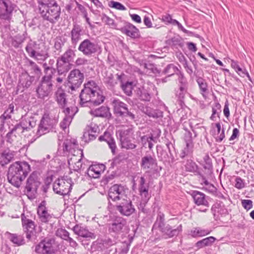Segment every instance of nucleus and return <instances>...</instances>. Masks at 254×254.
<instances>
[{
    "instance_id": "a19ab883",
    "label": "nucleus",
    "mask_w": 254,
    "mask_h": 254,
    "mask_svg": "<svg viewBox=\"0 0 254 254\" xmlns=\"http://www.w3.org/2000/svg\"><path fill=\"white\" fill-rule=\"evenodd\" d=\"M18 110V108L16 107L15 108L14 105L11 103L9 105L8 108L1 116L0 118L4 120L7 119H10L11 118L12 114H15Z\"/></svg>"
},
{
    "instance_id": "c9c22d12",
    "label": "nucleus",
    "mask_w": 254,
    "mask_h": 254,
    "mask_svg": "<svg viewBox=\"0 0 254 254\" xmlns=\"http://www.w3.org/2000/svg\"><path fill=\"white\" fill-rule=\"evenodd\" d=\"M142 112L149 117L158 118L163 117V112L162 111L154 110L147 106L143 108Z\"/></svg>"
},
{
    "instance_id": "052dcab7",
    "label": "nucleus",
    "mask_w": 254,
    "mask_h": 254,
    "mask_svg": "<svg viewBox=\"0 0 254 254\" xmlns=\"http://www.w3.org/2000/svg\"><path fill=\"white\" fill-rule=\"evenodd\" d=\"M56 235L61 238L66 240L69 235V233L65 229H58L56 233Z\"/></svg>"
},
{
    "instance_id": "2f4dec72",
    "label": "nucleus",
    "mask_w": 254,
    "mask_h": 254,
    "mask_svg": "<svg viewBox=\"0 0 254 254\" xmlns=\"http://www.w3.org/2000/svg\"><path fill=\"white\" fill-rule=\"evenodd\" d=\"M56 101L62 108L65 107L67 104L66 95L62 88H59L55 94Z\"/></svg>"
},
{
    "instance_id": "ddd939ff",
    "label": "nucleus",
    "mask_w": 254,
    "mask_h": 254,
    "mask_svg": "<svg viewBox=\"0 0 254 254\" xmlns=\"http://www.w3.org/2000/svg\"><path fill=\"white\" fill-rule=\"evenodd\" d=\"M16 5L10 0H0V18L9 20Z\"/></svg>"
},
{
    "instance_id": "b1692460",
    "label": "nucleus",
    "mask_w": 254,
    "mask_h": 254,
    "mask_svg": "<svg viewBox=\"0 0 254 254\" xmlns=\"http://www.w3.org/2000/svg\"><path fill=\"white\" fill-rule=\"evenodd\" d=\"M53 86V83H49L41 80L36 90L38 97L44 98L48 96L52 90Z\"/></svg>"
},
{
    "instance_id": "20e7f679",
    "label": "nucleus",
    "mask_w": 254,
    "mask_h": 254,
    "mask_svg": "<svg viewBox=\"0 0 254 254\" xmlns=\"http://www.w3.org/2000/svg\"><path fill=\"white\" fill-rule=\"evenodd\" d=\"M49 49L44 43H38L30 40L25 47V51L30 58L37 61H45L49 57Z\"/></svg>"
},
{
    "instance_id": "864d4df0",
    "label": "nucleus",
    "mask_w": 254,
    "mask_h": 254,
    "mask_svg": "<svg viewBox=\"0 0 254 254\" xmlns=\"http://www.w3.org/2000/svg\"><path fill=\"white\" fill-rule=\"evenodd\" d=\"M28 66L30 68V69L33 70V72L39 75L41 73V70L38 65L33 61L28 60Z\"/></svg>"
},
{
    "instance_id": "f03ea898",
    "label": "nucleus",
    "mask_w": 254,
    "mask_h": 254,
    "mask_svg": "<svg viewBox=\"0 0 254 254\" xmlns=\"http://www.w3.org/2000/svg\"><path fill=\"white\" fill-rule=\"evenodd\" d=\"M30 170V166L28 163L16 162L9 168L7 180L11 184L18 188Z\"/></svg>"
},
{
    "instance_id": "6ab92c4d",
    "label": "nucleus",
    "mask_w": 254,
    "mask_h": 254,
    "mask_svg": "<svg viewBox=\"0 0 254 254\" xmlns=\"http://www.w3.org/2000/svg\"><path fill=\"white\" fill-rule=\"evenodd\" d=\"M192 197H193L194 203L198 206L202 205L205 208L201 209H198V210L202 212H206L209 207V202L206 198V195L202 192L198 191H194L192 193Z\"/></svg>"
},
{
    "instance_id": "aec40b11",
    "label": "nucleus",
    "mask_w": 254,
    "mask_h": 254,
    "mask_svg": "<svg viewBox=\"0 0 254 254\" xmlns=\"http://www.w3.org/2000/svg\"><path fill=\"white\" fill-rule=\"evenodd\" d=\"M99 128L98 126L94 123H91L87 126L83 135V138L86 142L94 140L98 133Z\"/></svg>"
},
{
    "instance_id": "2eb2a0df",
    "label": "nucleus",
    "mask_w": 254,
    "mask_h": 254,
    "mask_svg": "<svg viewBox=\"0 0 254 254\" xmlns=\"http://www.w3.org/2000/svg\"><path fill=\"white\" fill-rule=\"evenodd\" d=\"M78 50L84 56L89 57L97 52L98 47L95 43L88 39H86L80 43Z\"/></svg>"
},
{
    "instance_id": "9d476101",
    "label": "nucleus",
    "mask_w": 254,
    "mask_h": 254,
    "mask_svg": "<svg viewBox=\"0 0 254 254\" xmlns=\"http://www.w3.org/2000/svg\"><path fill=\"white\" fill-rule=\"evenodd\" d=\"M21 221L26 238L29 241H34L37 238L34 222L28 219L24 214L21 215Z\"/></svg>"
},
{
    "instance_id": "c756f323",
    "label": "nucleus",
    "mask_w": 254,
    "mask_h": 254,
    "mask_svg": "<svg viewBox=\"0 0 254 254\" xmlns=\"http://www.w3.org/2000/svg\"><path fill=\"white\" fill-rule=\"evenodd\" d=\"M15 153L14 151L8 149L4 150L0 154V164L3 166L8 164L14 159Z\"/></svg>"
},
{
    "instance_id": "f704fd0d",
    "label": "nucleus",
    "mask_w": 254,
    "mask_h": 254,
    "mask_svg": "<svg viewBox=\"0 0 254 254\" xmlns=\"http://www.w3.org/2000/svg\"><path fill=\"white\" fill-rule=\"evenodd\" d=\"M89 113L91 115L95 117H108L110 114L109 112V109L107 107L101 106L100 108L96 109L95 110L91 109Z\"/></svg>"
},
{
    "instance_id": "0e129e2a",
    "label": "nucleus",
    "mask_w": 254,
    "mask_h": 254,
    "mask_svg": "<svg viewBox=\"0 0 254 254\" xmlns=\"http://www.w3.org/2000/svg\"><path fill=\"white\" fill-rule=\"evenodd\" d=\"M178 81L180 84V87H187V82L184 75L179 71Z\"/></svg>"
},
{
    "instance_id": "69168bd1",
    "label": "nucleus",
    "mask_w": 254,
    "mask_h": 254,
    "mask_svg": "<svg viewBox=\"0 0 254 254\" xmlns=\"http://www.w3.org/2000/svg\"><path fill=\"white\" fill-rule=\"evenodd\" d=\"M236 71L238 73V74L243 77H244L245 76H247L250 80H251V78L250 77V76L248 73V72L247 71L246 69H243L239 67Z\"/></svg>"
},
{
    "instance_id": "680f3d73",
    "label": "nucleus",
    "mask_w": 254,
    "mask_h": 254,
    "mask_svg": "<svg viewBox=\"0 0 254 254\" xmlns=\"http://www.w3.org/2000/svg\"><path fill=\"white\" fill-rule=\"evenodd\" d=\"M187 92V87H180L178 91H177L176 95L180 100H182Z\"/></svg>"
},
{
    "instance_id": "393cba45",
    "label": "nucleus",
    "mask_w": 254,
    "mask_h": 254,
    "mask_svg": "<svg viewBox=\"0 0 254 254\" xmlns=\"http://www.w3.org/2000/svg\"><path fill=\"white\" fill-rule=\"evenodd\" d=\"M26 129L19 123L15 125L6 134L7 141L12 143L17 135H20Z\"/></svg>"
},
{
    "instance_id": "13d9d810",
    "label": "nucleus",
    "mask_w": 254,
    "mask_h": 254,
    "mask_svg": "<svg viewBox=\"0 0 254 254\" xmlns=\"http://www.w3.org/2000/svg\"><path fill=\"white\" fill-rule=\"evenodd\" d=\"M185 167L186 170L190 172H194L197 169L196 164L192 160H188Z\"/></svg>"
},
{
    "instance_id": "a211bd4d",
    "label": "nucleus",
    "mask_w": 254,
    "mask_h": 254,
    "mask_svg": "<svg viewBox=\"0 0 254 254\" xmlns=\"http://www.w3.org/2000/svg\"><path fill=\"white\" fill-rule=\"evenodd\" d=\"M141 168L145 172L150 173L155 170L157 167L156 159L150 155L142 157L141 164Z\"/></svg>"
},
{
    "instance_id": "4d7b16f0",
    "label": "nucleus",
    "mask_w": 254,
    "mask_h": 254,
    "mask_svg": "<svg viewBox=\"0 0 254 254\" xmlns=\"http://www.w3.org/2000/svg\"><path fill=\"white\" fill-rule=\"evenodd\" d=\"M108 5L110 7L114 8L118 10H126L127 9L126 7L120 2L113 0L110 1Z\"/></svg>"
},
{
    "instance_id": "6e6552de",
    "label": "nucleus",
    "mask_w": 254,
    "mask_h": 254,
    "mask_svg": "<svg viewBox=\"0 0 254 254\" xmlns=\"http://www.w3.org/2000/svg\"><path fill=\"white\" fill-rule=\"evenodd\" d=\"M153 228L158 229L169 237H172L176 235L178 232L182 230V226L180 225L177 229H172L169 225H166L164 223V215L158 214L157 219L153 225Z\"/></svg>"
},
{
    "instance_id": "c03bdc74",
    "label": "nucleus",
    "mask_w": 254,
    "mask_h": 254,
    "mask_svg": "<svg viewBox=\"0 0 254 254\" xmlns=\"http://www.w3.org/2000/svg\"><path fill=\"white\" fill-rule=\"evenodd\" d=\"M55 72L56 69L55 68H48V70L44 72L45 75L42 78L41 80L49 83H52V79Z\"/></svg>"
},
{
    "instance_id": "4c0bfd02",
    "label": "nucleus",
    "mask_w": 254,
    "mask_h": 254,
    "mask_svg": "<svg viewBox=\"0 0 254 254\" xmlns=\"http://www.w3.org/2000/svg\"><path fill=\"white\" fill-rule=\"evenodd\" d=\"M215 240L216 239L214 237L210 236L198 241L195 244V246L199 249L204 247L210 246L214 242Z\"/></svg>"
},
{
    "instance_id": "412c9836",
    "label": "nucleus",
    "mask_w": 254,
    "mask_h": 254,
    "mask_svg": "<svg viewBox=\"0 0 254 254\" xmlns=\"http://www.w3.org/2000/svg\"><path fill=\"white\" fill-rule=\"evenodd\" d=\"M52 127V120L48 116L43 117L39 124L36 134L40 136L49 132Z\"/></svg>"
},
{
    "instance_id": "58836bf2",
    "label": "nucleus",
    "mask_w": 254,
    "mask_h": 254,
    "mask_svg": "<svg viewBox=\"0 0 254 254\" xmlns=\"http://www.w3.org/2000/svg\"><path fill=\"white\" fill-rule=\"evenodd\" d=\"M75 57V51L71 48L67 49L59 58L70 63Z\"/></svg>"
},
{
    "instance_id": "338daca9",
    "label": "nucleus",
    "mask_w": 254,
    "mask_h": 254,
    "mask_svg": "<svg viewBox=\"0 0 254 254\" xmlns=\"http://www.w3.org/2000/svg\"><path fill=\"white\" fill-rule=\"evenodd\" d=\"M160 19L166 24H173V21L175 19H173L172 18L170 14H166L165 15H163L162 16L161 18Z\"/></svg>"
},
{
    "instance_id": "c85d7f7f",
    "label": "nucleus",
    "mask_w": 254,
    "mask_h": 254,
    "mask_svg": "<svg viewBox=\"0 0 254 254\" xmlns=\"http://www.w3.org/2000/svg\"><path fill=\"white\" fill-rule=\"evenodd\" d=\"M100 141H105L108 144L112 152L115 154L117 148L115 141L109 131H105L104 134L99 136L98 138Z\"/></svg>"
},
{
    "instance_id": "4be33fe9",
    "label": "nucleus",
    "mask_w": 254,
    "mask_h": 254,
    "mask_svg": "<svg viewBox=\"0 0 254 254\" xmlns=\"http://www.w3.org/2000/svg\"><path fill=\"white\" fill-rule=\"evenodd\" d=\"M126 224V221L123 218L117 217L111 223L109 224V232L110 233L120 234L122 232V230Z\"/></svg>"
},
{
    "instance_id": "0eeeda50",
    "label": "nucleus",
    "mask_w": 254,
    "mask_h": 254,
    "mask_svg": "<svg viewBox=\"0 0 254 254\" xmlns=\"http://www.w3.org/2000/svg\"><path fill=\"white\" fill-rule=\"evenodd\" d=\"M122 147L126 149H133L136 147L135 142H132V129L130 128L121 129L118 131Z\"/></svg>"
},
{
    "instance_id": "5fc2aeb1",
    "label": "nucleus",
    "mask_w": 254,
    "mask_h": 254,
    "mask_svg": "<svg viewBox=\"0 0 254 254\" xmlns=\"http://www.w3.org/2000/svg\"><path fill=\"white\" fill-rule=\"evenodd\" d=\"M77 112V108L76 107L71 108L67 107L64 110L65 117L71 118L72 120Z\"/></svg>"
},
{
    "instance_id": "8fccbe9b",
    "label": "nucleus",
    "mask_w": 254,
    "mask_h": 254,
    "mask_svg": "<svg viewBox=\"0 0 254 254\" xmlns=\"http://www.w3.org/2000/svg\"><path fill=\"white\" fill-rule=\"evenodd\" d=\"M77 145V141L75 140H66L64 142V150L67 151H70L72 148L75 147Z\"/></svg>"
},
{
    "instance_id": "9b49d317",
    "label": "nucleus",
    "mask_w": 254,
    "mask_h": 254,
    "mask_svg": "<svg viewBox=\"0 0 254 254\" xmlns=\"http://www.w3.org/2000/svg\"><path fill=\"white\" fill-rule=\"evenodd\" d=\"M84 78L83 73L78 69L72 70L67 77L68 84L71 91H74L79 88Z\"/></svg>"
},
{
    "instance_id": "cd10ccee",
    "label": "nucleus",
    "mask_w": 254,
    "mask_h": 254,
    "mask_svg": "<svg viewBox=\"0 0 254 254\" xmlns=\"http://www.w3.org/2000/svg\"><path fill=\"white\" fill-rule=\"evenodd\" d=\"M20 123L28 131L36 126V120L31 114H26L22 116Z\"/></svg>"
},
{
    "instance_id": "a18cd8bd",
    "label": "nucleus",
    "mask_w": 254,
    "mask_h": 254,
    "mask_svg": "<svg viewBox=\"0 0 254 254\" xmlns=\"http://www.w3.org/2000/svg\"><path fill=\"white\" fill-rule=\"evenodd\" d=\"M121 87L127 95L130 96L132 94V91L133 87L132 82L127 81L124 83H122Z\"/></svg>"
},
{
    "instance_id": "f257e3e1",
    "label": "nucleus",
    "mask_w": 254,
    "mask_h": 254,
    "mask_svg": "<svg viewBox=\"0 0 254 254\" xmlns=\"http://www.w3.org/2000/svg\"><path fill=\"white\" fill-rule=\"evenodd\" d=\"M80 104L82 106L91 108L102 103L105 99L103 95L99 92L98 88L93 81L84 84V88L80 94Z\"/></svg>"
},
{
    "instance_id": "603ef678",
    "label": "nucleus",
    "mask_w": 254,
    "mask_h": 254,
    "mask_svg": "<svg viewBox=\"0 0 254 254\" xmlns=\"http://www.w3.org/2000/svg\"><path fill=\"white\" fill-rule=\"evenodd\" d=\"M149 188L143 189L139 190V194L141 196L142 202L144 203L147 202L151 197V194L148 192Z\"/></svg>"
},
{
    "instance_id": "473e14b6",
    "label": "nucleus",
    "mask_w": 254,
    "mask_h": 254,
    "mask_svg": "<svg viewBox=\"0 0 254 254\" xmlns=\"http://www.w3.org/2000/svg\"><path fill=\"white\" fill-rule=\"evenodd\" d=\"M121 31L123 33L132 38H135L138 36V29L130 23H128L123 27Z\"/></svg>"
},
{
    "instance_id": "4468645a",
    "label": "nucleus",
    "mask_w": 254,
    "mask_h": 254,
    "mask_svg": "<svg viewBox=\"0 0 254 254\" xmlns=\"http://www.w3.org/2000/svg\"><path fill=\"white\" fill-rule=\"evenodd\" d=\"M54 242L52 239H44L36 246L35 251L40 254H53L55 252Z\"/></svg>"
},
{
    "instance_id": "e433bc0d",
    "label": "nucleus",
    "mask_w": 254,
    "mask_h": 254,
    "mask_svg": "<svg viewBox=\"0 0 254 254\" xmlns=\"http://www.w3.org/2000/svg\"><path fill=\"white\" fill-rule=\"evenodd\" d=\"M211 231L208 229H203L200 227L194 228L190 231V235L192 237H203L210 233Z\"/></svg>"
},
{
    "instance_id": "f8f14e48",
    "label": "nucleus",
    "mask_w": 254,
    "mask_h": 254,
    "mask_svg": "<svg viewBox=\"0 0 254 254\" xmlns=\"http://www.w3.org/2000/svg\"><path fill=\"white\" fill-rule=\"evenodd\" d=\"M128 190L122 185L115 184L108 191V197L114 201H121L127 197Z\"/></svg>"
},
{
    "instance_id": "f3484780",
    "label": "nucleus",
    "mask_w": 254,
    "mask_h": 254,
    "mask_svg": "<svg viewBox=\"0 0 254 254\" xmlns=\"http://www.w3.org/2000/svg\"><path fill=\"white\" fill-rule=\"evenodd\" d=\"M116 209L122 215L127 216L131 215L135 211L131 200L128 197L121 200L116 206Z\"/></svg>"
},
{
    "instance_id": "7c9ffc66",
    "label": "nucleus",
    "mask_w": 254,
    "mask_h": 254,
    "mask_svg": "<svg viewBox=\"0 0 254 254\" xmlns=\"http://www.w3.org/2000/svg\"><path fill=\"white\" fill-rule=\"evenodd\" d=\"M72 230L74 233L78 236L85 238H95V236L93 233L89 232L88 230L80 225H76Z\"/></svg>"
},
{
    "instance_id": "ea45409f",
    "label": "nucleus",
    "mask_w": 254,
    "mask_h": 254,
    "mask_svg": "<svg viewBox=\"0 0 254 254\" xmlns=\"http://www.w3.org/2000/svg\"><path fill=\"white\" fill-rule=\"evenodd\" d=\"M203 182L201 185H203L202 189L212 194H215L217 192V188L212 184L210 183L208 181L203 178Z\"/></svg>"
},
{
    "instance_id": "dca6fc26",
    "label": "nucleus",
    "mask_w": 254,
    "mask_h": 254,
    "mask_svg": "<svg viewBox=\"0 0 254 254\" xmlns=\"http://www.w3.org/2000/svg\"><path fill=\"white\" fill-rule=\"evenodd\" d=\"M80 155L79 158L77 159L76 155H73V156L68 160L69 166H71L73 170L75 171H79L81 170H84L87 168L88 165L86 164L87 160L83 158V154L82 151H78Z\"/></svg>"
},
{
    "instance_id": "bf43d9fd",
    "label": "nucleus",
    "mask_w": 254,
    "mask_h": 254,
    "mask_svg": "<svg viewBox=\"0 0 254 254\" xmlns=\"http://www.w3.org/2000/svg\"><path fill=\"white\" fill-rule=\"evenodd\" d=\"M25 38L23 36L16 35L15 36L12 41V45L14 47H18L20 44H21L24 41Z\"/></svg>"
},
{
    "instance_id": "72a5a7b5",
    "label": "nucleus",
    "mask_w": 254,
    "mask_h": 254,
    "mask_svg": "<svg viewBox=\"0 0 254 254\" xmlns=\"http://www.w3.org/2000/svg\"><path fill=\"white\" fill-rule=\"evenodd\" d=\"M103 169L99 165H90L86 172L88 176L91 178L96 179L99 178Z\"/></svg>"
},
{
    "instance_id": "de8ad7c7",
    "label": "nucleus",
    "mask_w": 254,
    "mask_h": 254,
    "mask_svg": "<svg viewBox=\"0 0 254 254\" xmlns=\"http://www.w3.org/2000/svg\"><path fill=\"white\" fill-rule=\"evenodd\" d=\"M179 71V69L173 64H168L164 70V72L168 75V77L177 73Z\"/></svg>"
},
{
    "instance_id": "79ce46f5",
    "label": "nucleus",
    "mask_w": 254,
    "mask_h": 254,
    "mask_svg": "<svg viewBox=\"0 0 254 254\" xmlns=\"http://www.w3.org/2000/svg\"><path fill=\"white\" fill-rule=\"evenodd\" d=\"M8 238L13 244L18 246L22 245L25 244L24 240L22 236L16 234L8 233Z\"/></svg>"
},
{
    "instance_id": "423d86ee",
    "label": "nucleus",
    "mask_w": 254,
    "mask_h": 254,
    "mask_svg": "<svg viewBox=\"0 0 254 254\" xmlns=\"http://www.w3.org/2000/svg\"><path fill=\"white\" fill-rule=\"evenodd\" d=\"M41 185L37 173H32L28 177L25 186V191L27 196L30 199L35 198L37 193V189Z\"/></svg>"
},
{
    "instance_id": "5701e85b",
    "label": "nucleus",
    "mask_w": 254,
    "mask_h": 254,
    "mask_svg": "<svg viewBox=\"0 0 254 254\" xmlns=\"http://www.w3.org/2000/svg\"><path fill=\"white\" fill-rule=\"evenodd\" d=\"M45 201H42L37 208V214L39 220L44 223H47L52 219V215L48 212L46 206Z\"/></svg>"
},
{
    "instance_id": "3c124183",
    "label": "nucleus",
    "mask_w": 254,
    "mask_h": 254,
    "mask_svg": "<svg viewBox=\"0 0 254 254\" xmlns=\"http://www.w3.org/2000/svg\"><path fill=\"white\" fill-rule=\"evenodd\" d=\"M193 145L186 144V147L183 149L180 153V157L182 158L190 154L192 152Z\"/></svg>"
},
{
    "instance_id": "7ed1b4c3",
    "label": "nucleus",
    "mask_w": 254,
    "mask_h": 254,
    "mask_svg": "<svg viewBox=\"0 0 254 254\" xmlns=\"http://www.w3.org/2000/svg\"><path fill=\"white\" fill-rule=\"evenodd\" d=\"M39 11L44 20L55 23L60 18L61 7L55 0H43L39 4Z\"/></svg>"
},
{
    "instance_id": "bb28decb",
    "label": "nucleus",
    "mask_w": 254,
    "mask_h": 254,
    "mask_svg": "<svg viewBox=\"0 0 254 254\" xmlns=\"http://www.w3.org/2000/svg\"><path fill=\"white\" fill-rule=\"evenodd\" d=\"M57 69L59 75H64L71 69L72 64L66 61L58 58L57 60Z\"/></svg>"
},
{
    "instance_id": "39448f33",
    "label": "nucleus",
    "mask_w": 254,
    "mask_h": 254,
    "mask_svg": "<svg viewBox=\"0 0 254 254\" xmlns=\"http://www.w3.org/2000/svg\"><path fill=\"white\" fill-rule=\"evenodd\" d=\"M73 184L71 178L69 176H64L54 182L53 190L58 194L65 195L70 191Z\"/></svg>"
},
{
    "instance_id": "49530a36",
    "label": "nucleus",
    "mask_w": 254,
    "mask_h": 254,
    "mask_svg": "<svg viewBox=\"0 0 254 254\" xmlns=\"http://www.w3.org/2000/svg\"><path fill=\"white\" fill-rule=\"evenodd\" d=\"M19 80L23 87L28 88L34 80V77L28 75H23Z\"/></svg>"
},
{
    "instance_id": "09e8293b",
    "label": "nucleus",
    "mask_w": 254,
    "mask_h": 254,
    "mask_svg": "<svg viewBox=\"0 0 254 254\" xmlns=\"http://www.w3.org/2000/svg\"><path fill=\"white\" fill-rule=\"evenodd\" d=\"M217 128V134L215 137L216 141L217 142H221L225 138L224 129H221V126L220 123H217L215 125Z\"/></svg>"
},
{
    "instance_id": "37998d69",
    "label": "nucleus",
    "mask_w": 254,
    "mask_h": 254,
    "mask_svg": "<svg viewBox=\"0 0 254 254\" xmlns=\"http://www.w3.org/2000/svg\"><path fill=\"white\" fill-rule=\"evenodd\" d=\"M64 42L62 39V37H57L54 40V47L56 51L54 52L55 55H59L62 52V48L64 46Z\"/></svg>"
},
{
    "instance_id": "6e6d98bb",
    "label": "nucleus",
    "mask_w": 254,
    "mask_h": 254,
    "mask_svg": "<svg viewBox=\"0 0 254 254\" xmlns=\"http://www.w3.org/2000/svg\"><path fill=\"white\" fill-rule=\"evenodd\" d=\"M197 82L201 91V94L204 96V93L207 91V85L205 80L202 78L199 77L197 79Z\"/></svg>"
},
{
    "instance_id": "774afa93",
    "label": "nucleus",
    "mask_w": 254,
    "mask_h": 254,
    "mask_svg": "<svg viewBox=\"0 0 254 254\" xmlns=\"http://www.w3.org/2000/svg\"><path fill=\"white\" fill-rule=\"evenodd\" d=\"M235 187L238 189H242L245 187L244 180L240 177H237L235 179Z\"/></svg>"
},
{
    "instance_id": "a878e982",
    "label": "nucleus",
    "mask_w": 254,
    "mask_h": 254,
    "mask_svg": "<svg viewBox=\"0 0 254 254\" xmlns=\"http://www.w3.org/2000/svg\"><path fill=\"white\" fill-rule=\"evenodd\" d=\"M82 35L83 31L81 26L76 24L74 25L70 32L71 43L74 47L81 40Z\"/></svg>"
},
{
    "instance_id": "e2e57ef3",
    "label": "nucleus",
    "mask_w": 254,
    "mask_h": 254,
    "mask_svg": "<svg viewBox=\"0 0 254 254\" xmlns=\"http://www.w3.org/2000/svg\"><path fill=\"white\" fill-rule=\"evenodd\" d=\"M71 121H72L71 118L64 117L63 120L61 122V123L60 124V126L63 129H64L67 127L69 126V125L71 123Z\"/></svg>"
},
{
    "instance_id": "1a4fd4ad",
    "label": "nucleus",
    "mask_w": 254,
    "mask_h": 254,
    "mask_svg": "<svg viewBox=\"0 0 254 254\" xmlns=\"http://www.w3.org/2000/svg\"><path fill=\"white\" fill-rule=\"evenodd\" d=\"M114 113L117 115L124 117H129L130 119H134L135 116L128 109V106L119 99H113L112 101Z\"/></svg>"
}]
</instances>
